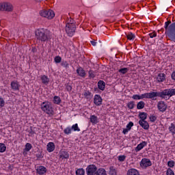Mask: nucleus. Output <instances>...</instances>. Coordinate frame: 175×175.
I'll return each instance as SVG.
<instances>
[{"instance_id": "29", "label": "nucleus", "mask_w": 175, "mask_h": 175, "mask_svg": "<svg viewBox=\"0 0 175 175\" xmlns=\"http://www.w3.org/2000/svg\"><path fill=\"white\" fill-rule=\"evenodd\" d=\"M61 102H62V100H61V98L59 96H55L53 97V103H55V105H59Z\"/></svg>"}, {"instance_id": "3", "label": "nucleus", "mask_w": 175, "mask_h": 175, "mask_svg": "<svg viewBox=\"0 0 175 175\" xmlns=\"http://www.w3.org/2000/svg\"><path fill=\"white\" fill-rule=\"evenodd\" d=\"M53 109V104L49 101L43 102L41 104V110L49 114V116H54V110Z\"/></svg>"}, {"instance_id": "24", "label": "nucleus", "mask_w": 175, "mask_h": 175, "mask_svg": "<svg viewBox=\"0 0 175 175\" xmlns=\"http://www.w3.org/2000/svg\"><path fill=\"white\" fill-rule=\"evenodd\" d=\"M41 81L42 84H45V85H47V84L50 83V79L46 75H43L41 77Z\"/></svg>"}, {"instance_id": "5", "label": "nucleus", "mask_w": 175, "mask_h": 175, "mask_svg": "<svg viewBox=\"0 0 175 175\" xmlns=\"http://www.w3.org/2000/svg\"><path fill=\"white\" fill-rule=\"evenodd\" d=\"M40 16L51 20V18H54L55 16V13L52 10H42L40 12Z\"/></svg>"}, {"instance_id": "9", "label": "nucleus", "mask_w": 175, "mask_h": 175, "mask_svg": "<svg viewBox=\"0 0 175 175\" xmlns=\"http://www.w3.org/2000/svg\"><path fill=\"white\" fill-rule=\"evenodd\" d=\"M139 165L141 167H143L144 169H146V167H148L149 166H152V163L151 162V160H150V159L144 158L140 161Z\"/></svg>"}, {"instance_id": "25", "label": "nucleus", "mask_w": 175, "mask_h": 175, "mask_svg": "<svg viewBox=\"0 0 175 175\" xmlns=\"http://www.w3.org/2000/svg\"><path fill=\"white\" fill-rule=\"evenodd\" d=\"M96 175H107V174L106 173V170H105V168H97Z\"/></svg>"}, {"instance_id": "57", "label": "nucleus", "mask_w": 175, "mask_h": 175, "mask_svg": "<svg viewBox=\"0 0 175 175\" xmlns=\"http://www.w3.org/2000/svg\"><path fill=\"white\" fill-rule=\"evenodd\" d=\"M129 130H128L127 129H124L123 131H122V133L124 135H126V133H128Z\"/></svg>"}, {"instance_id": "54", "label": "nucleus", "mask_w": 175, "mask_h": 175, "mask_svg": "<svg viewBox=\"0 0 175 175\" xmlns=\"http://www.w3.org/2000/svg\"><path fill=\"white\" fill-rule=\"evenodd\" d=\"M66 90L68 92H70V91H72V86L70 85H67Z\"/></svg>"}, {"instance_id": "11", "label": "nucleus", "mask_w": 175, "mask_h": 175, "mask_svg": "<svg viewBox=\"0 0 175 175\" xmlns=\"http://www.w3.org/2000/svg\"><path fill=\"white\" fill-rule=\"evenodd\" d=\"M103 102V99L99 94H95L94 97V103L96 106H102V103Z\"/></svg>"}, {"instance_id": "58", "label": "nucleus", "mask_w": 175, "mask_h": 175, "mask_svg": "<svg viewBox=\"0 0 175 175\" xmlns=\"http://www.w3.org/2000/svg\"><path fill=\"white\" fill-rule=\"evenodd\" d=\"M90 43L92 44V46H96V42H95V41H90Z\"/></svg>"}, {"instance_id": "6", "label": "nucleus", "mask_w": 175, "mask_h": 175, "mask_svg": "<svg viewBox=\"0 0 175 175\" xmlns=\"http://www.w3.org/2000/svg\"><path fill=\"white\" fill-rule=\"evenodd\" d=\"M158 97L161 98V99H170L172 98V93L170 88V89H165L163 90H161L160 92H157Z\"/></svg>"}, {"instance_id": "44", "label": "nucleus", "mask_w": 175, "mask_h": 175, "mask_svg": "<svg viewBox=\"0 0 175 175\" xmlns=\"http://www.w3.org/2000/svg\"><path fill=\"white\" fill-rule=\"evenodd\" d=\"M132 126H133V122H129V124L126 125V129H127L129 131H131V129H132Z\"/></svg>"}, {"instance_id": "47", "label": "nucleus", "mask_w": 175, "mask_h": 175, "mask_svg": "<svg viewBox=\"0 0 175 175\" xmlns=\"http://www.w3.org/2000/svg\"><path fill=\"white\" fill-rule=\"evenodd\" d=\"M132 98L134 99V100H140V95H139V94H134L132 96Z\"/></svg>"}, {"instance_id": "18", "label": "nucleus", "mask_w": 175, "mask_h": 175, "mask_svg": "<svg viewBox=\"0 0 175 175\" xmlns=\"http://www.w3.org/2000/svg\"><path fill=\"white\" fill-rule=\"evenodd\" d=\"M19 87H20V85L18 84V82H17V81H12L11 82V88L14 91H20Z\"/></svg>"}, {"instance_id": "22", "label": "nucleus", "mask_w": 175, "mask_h": 175, "mask_svg": "<svg viewBox=\"0 0 175 175\" xmlns=\"http://www.w3.org/2000/svg\"><path fill=\"white\" fill-rule=\"evenodd\" d=\"M77 73L80 76V77H85V70H84L81 67L77 70Z\"/></svg>"}, {"instance_id": "62", "label": "nucleus", "mask_w": 175, "mask_h": 175, "mask_svg": "<svg viewBox=\"0 0 175 175\" xmlns=\"http://www.w3.org/2000/svg\"><path fill=\"white\" fill-rule=\"evenodd\" d=\"M100 43H102V42L99 41Z\"/></svg>"}, {"instance_id": "40", "label": "nucleus", "mask_w": 175, "mask_h": 175, "mask_svg": "<svg viewBox=\"0 0 175 175\" xmlns=\"http://www.w3.org/2000/svg\"><path fill=\"white\" fill-rule=\"evenodd\" d=\"M61 66H63V68L68 69V68H69V63H68L66 61H62L61 62Z\"/></svg>"}, {"instance_id": "60", "label": "nucleus", "mask_w": 175, "mask_h": 175, "mask_svg": "<svg viewBox=\"0 0 175 175\" xmlns=\"http://www.w3.org/2000/svg\"><path fill=\"white\" fill-rule=\"evenodd\" d=\"M32 51L35 53V51H36V49H33Z\"/></svg>"}, {"instance_id": "13", "label": "nucleus", "mask_w": 175, "mask_h": 175, "mask_svg": "<svg viewBox=\"0 0 175 175\" xmlns=\"http://www.w3.org/2000/svg\"><path fill=\"white\" fill-rule=\"evenodd\" d=\"M156 80L158 83H163L166 80V75L165 73H159L156 77Z\"/></svg>"}, {"instance_id": "32", "label": "nucleus", "mask_w": 175, "mask_h": 175, "mask_svg": "<svg viewBox=\"0 0 175 175\" xmlns=\"http://www.w3.org/2000/svg\"><path fill=\"white\" fill-rule=\"evenodd\" d=\"M109 174H110V175H117V171H116V169L114 168V167L111 166L109 167Z\"/></svg>"}, {"instance_id": "53", "label": "nucleus", "mask_w": 175, "mask_h": 175, "mask_svg": "<svg viewBox=\"0 0 175 175\" xmlns=\"http://www.w3.org/2000/svg\"><path fill=\"white\" fill-rule=\"evenodd\" d=\"M32 126H30L29 130V133L30 135H35V131L32 129Z\"/></svg>"}, {"instance_id": "17", "label": "nucleus", "mask_w": 175, "mask_h": 175, "mask_svg": "<svg viewBox=\"0 0 175 175\" xmlns=\"http://www.w3.org/2000/svg\"><path fill=\"white\" fill-rule=\"evenodd\" d=\"M97 85L100 91H105V88H106V83L105 81L99 80Z\"/></svg>"}, {"instance_id": "48", "label": "nucleus", "mask_w": 175, "mask_h": 175, "mask_svg": "<svg viewBox=\"0 0 175 175\" xmlns=\"http://www.w3.org/2000/svg\"><path fill=\"white\" fill-rule=\"evenodd\" d=\"M149 119L151 122H155V121H157V116L152 115L149 118Z\"/></svg>"}, {"instance_id": "2", "label": "nucleus", "mask_w": 175, "mask_h": 175, "mask_svg": "<svg viewBox=\"0 0 175 175\" xmlns=\"http://www.w3.org/2000/svg\"><path fill=\"white\" fill-rule=\"evenodd\" d=\"M164 28L165 33L172 41L175 40V22L172 23L171 21L165 23Z\"/></svg>"}, {"instance_id": "33", "label": "nucleus", "mask_w": 175, "mask_h": 175, "mask_svg": "<svg viewBox=\"0 0 175 175\" xmlns=\"http://www.w3.org/2000/svg\"><path fill=\"white\" fill-rule=\"evenodd\" d=\"M129 70V68H122L118 70L119 73H122V75H125L126 73H128V71Z\"/></svg>"}, {"instance_id": "19", "label": "nucleus", "mask_w": 175, "mask_h": 175, "mask_svg": "<svg viewBox=\"0 0 175 175\" xmlns=\"http://www.w3.org/2000/svg\"><path fill=\"white\" fill-rule=\"evenodd\" d=\"M46 148L48 152H53V151L55 150V145L54 144V142H49L48 143Z\"/></svg>"}, {"instance_id": "36", "label": "nucleus", "mask_w": 175, "mask_h": 175, "mask_svg": "<svg viewBox=\"0 0 175 175\" xmlns=\"http://www.w3.org/2000/svg\"><path fill=\"white\" fill-rule=\"evenodd\" d=\"M169 131L171 132L172 135H175V125L174 124L172 123L171 126L169 127Z\"/></svg>"}, {"instance_id": "61", "label": "nucleus", "mask_w": 175, "mask_h": 175, "mask_svg": "<svg viewBox=\"0 0 175 175\" xmlns=\"http://www.w3.org/2000/svg\"><path fill=\"white\" fill-rule=\"evenodd\" d=\"M161 31H164V29H161Z\"/></svg>"}, {"instance_id": "1", "label": "nucleus", "mask_w": 175, "mask_h": 175, "mask_svg": "<svg viewBox=\"0 0 175 175\" xmlns=\"http://www.w3.org/2000/svg\"><path fill=\"white\" fill-rule=\"evenodd\" d=\"M36 38L41 42H49L51 37L50 36V31L48 29H41L36 31Z\"/></svg>"}, {"instance_id": "16", "label": "nucleus", "mask_w": 175, "mask_h": 175, "mask_svg": "<svg viewBox=\"0 0 175 175\" xmlns=\"http://www.w3.org/2000/svg\"><path fill=\"white\" fill-rule=\"evenodd\" d=\"M148 94V99H152V100H157V98L158 96V92H152L147 93Z\"/></svg>"}, {"instance_id": "51", "label": "nucleus", "mask_w": 175, "mask_h": 175, "mask_svg": "<svg viewBox=\"0 0 175 175\" xmlns=\"http://www.w3.org/2000/svg\"><path fill=\"white\" fill-rule=\"evenodd\" d=\"M89 76L90 77H92V79H94V77H95V74H94V71L90 70L89 71Z\"/></svg>"}, {"instance_id": "12", "label": "nucleus", "mask_w": 175, "mask_h": 175, "mask_svg": "<svg viewBox=\"0 0 175 175\" xmlns=\"http://www.w3.org/2000/svg\"><path fill=\"white\" fill-rule=\"evenodd\" d=\"M157 107L159 111L164 113V111H166V109H167V105L165 103V101H159L157 104Z\"/></svg>"}, {"instance_id": "50", "label": "nucleus", "mask_w": 175, "mask_h": 175, "mask_svg": "<svg viewBox=\"0 0 175 175\" xmlns=\"http://www.w3.org/2000/svg\"><path fill=\"white\" fill-rule=\"evenodd\" d=\"M5 106V100L0 97V107H3Z\"/></svg>"}, {"instance_id": "41", "label": "nucleus", "mask_w": 175, "mask_h": 175, "mask_svg": "<svg viewBox=\"0 0 175 175\" xmlns=\"http://www.w3.org/2000/svg\"><path fill=\"white\" fill-rule=\"evenodd\" d=\"M54 59L56 64H59L62 61V58L60 56H56Z\"/></svg>"}, {"instance_id": "23", "label": "nucleus", "mask_w": 175, "mask_h": 175, "mask_svg": "<svg viewBox=\"0 0 175 175\" xmlns=\"http://www.w3.org/2000/svg\"><path fill=\"white\" fill-rule=\"evenodd\" d=\"M127 175H139V171L135 168H131L128 170Z\"/></svg>"}, {"instance_id": "14", "label": "nucleus", "mask_w": 175, "mask_h": 175, "mask_svg": "<svg viewBox=\"0 0 175 175\" xmlns=\"http://www.w3.org/2000/svg\"><path fill=\"white\" fill-rule=\"evenodd\" d=\"M146 146H147V142L144 141L142 143H140L139 144H138L137 146V147H135V151L136 152H139V151H141V150H143V148H144V147H146Z\"/></svg>"}, {"instance_id": "52", "label": "nucleus", "mask_w": 175, "mask_h": 175, "mask_svg": "<svg viewBox=\"0 0 175 175\" xmlns=\"http://www.w3.org/2000/svg\"><path fill=\"white\" fill-rule=\"evenodd\" d=\"M36 158L38 159H42L43 158V156L42 155V152H40V153L36 154Z\"/></svg>"}, {"instance_id": "59", "label": "nucleus", "mask_w": 175, "mask_h": 175, "mask_svg": "<svg viewBox=\"0 0 175 175\" xmlns=\"http://www.w3.org/2000/svg\"><path fill=\"white\" fill-rule=\"evenodd\" d=\"M94 90L95 92H99V89L97 87L94 88Z\"/></svg>"}, {"instance_id": "28", "label": "nucleus", "mask_w": 175, "mask_h": 175, "mask_svg": "<svg viewBox=\"0 0 175 175\" xmlns=\"http://www.w3.org/2000/svg\"><path fill=\"white\" fill-rule=\"evenodd\" d=\"M146 106V103L144 101H139L137 104V109L138 110H142V109H144V107Z\"/></svg>"}, {"instance_id": "26", "label": "nucleus", "mask_w": 175, "mask_h": 175, "mask_svg": "<svg viewBox=\"0 0 175 175\" xmlns=\"http://www.w3.org/2000/svg\"><path fill=\"white\" fill-rule=\"evenodd\" d=\"M90 120L92 124H98V122H99L98 120V117L95 115L90 116Z\"/></svg>"}, {"instance_id": "10", "label": "nucleus", "mask_w": 175, "mask_h": 175, "mask_svg": "<svg viewBox=\"0 0 175 175\" xmlns=\"http://www.w3.org/2000/svg\"><path fill=\"white\" fill-rule=\"evenodd\" d=\"M36 170V174L39 175H44L47 173V168L43 165L37 166Z\"/></svg>"}, {"instance_id": "43", "label": "nucleus", "mask_w": 175, "mask_h": 175, "mask_svg": "<svg viewBox=\"0 0 175 175\" xmlns=\"http://www.w3.org/2000/svg\"><path fill=\"white\" fill-rule=\"evenodd\" d=\"M126 159V156L125 155L118 156V161H120V162H124V161H125Z\"/></svg>"}, {"instance_id": "31", "label": "nucleus", "mask_w": 175, "mask_h": 175, "mask_svg": "<svg viewBox=\"0 0 175 175\" xmlns=\"http://www.w3.org/2000/svg\"><path fill=\"white\" fill-rule=\"evenodd\" d=\"M71 130L74 131V132H80V128H79V124L77 123L73 124L71 126Z\"/></svg>"}, {"instance_id": "55", "label": "nucleus", "mask_w": 175, "mask_h": 175, "mask_svg": "<svg viewBox=\"0 0 175 175\" xmlns=\"http://www.w3.org/2000/svg\"><path fill=\"white\" fill-rule=\"evenodd\" d=\"M171 96H174L175 95V89L170 88Z\"/></svg>"}, {"instance_id": "37", "label": "nucleus", "mask_w": 175, "mask_h": 175, "mask_svg": "<svg viewBox=\"0 0 175 175\" xmlns=\"http://www.w3.org/2000/svg\"><path fill=\"white\" fill-rule=\"evenodd\" d=\"M6 151V145L3 143H0V152H5Z\"/></svg>"}, {"instance_id": "34", "label": "nucleus", "mask_w": 175, "mask_h": 175, "mask_svg": "<svg viewBox=\"0 0 175 175\" xmlns=\"http://www.w3.org/2000/svg\"><path fill=\"white\" fill-rule=\"evenodd\" d=\"M126 38L129 39V40H134L136 36L135 34H133V33L130 32L128 35H126Z\"/></svg>"}, {"instance_id": "7", "label": "nucleus", "mask_w": 175, "mask_h": 175, "mask_svg": "<svg viewBox=\"0 0 175 175\" xmlns=\"http://www.w3.org/2000/svg\"><path fill=\"white\" fill-rule=\"evenodd\" d=\"M98 170V167L96 165L92 164L88 165L86 167V174L87 175H96V171Z\"/></svg>"}, {"instance_id": "39", "label": "nucleus", "mask_w": 175, "mask_h": 175, "mask_svg": "<svg viewBox=\"0 0 175 175\" xmlns=\"http://www.w3.org/2000/svg\"><path fill=\"white\" fill-rule=\"evenodd\" d=\"M31 148H32V144L29 143H27L25 145V150L28 152V151H31Z\"/></svg>"}, {"instance_id": "38", "label": "nucleus", "mask_w": 175, "mask_h": 175, "mask_svg": "<svg viewBox=\"0 0 175 175\" xmlns=\"http://www.w3.org/2000/svg\"><path fill=\"white\" fill-rule=\"evenodd\" d=\"M64 133H65V135H70V133H72V128L71 127H66L64 130Z\"/></svg>"}, {"instance_id": "4", "label": "nucleus", "mask_w": 175, "mask_h": 175, "mask_svg": "<svg viewBox=\"0 0 175 175\" xmlns=\"http://www.w3.org/2000/svg\"><path fill=\"white\" fill-rule=\"evenodd\" d=\"M65 31L68 36L72 38L75 35V32H76V25L73 23V22L67 23L66 25Z\"/></svg>"}, {"instance_id": "56", "label": "nucleus", "mask_w": 175, "mask_h": 175, "mask_svg": "<svg viewBox=\"0 0 175 175\" xmlns=\"http://www.w3.org/2000/svg\"><path fill=\"white\" fill-rule=\"evenodd\" d=\"M171 79L175 81V71H173L172 73L171 74Z\"/></svg>"}, {"instance_id": "8", "label": "nucleus", "mask_w": 175, "mask_h": 175, "mask_svg": "<svg viewBox=\"0 0 175 175\" xmlns=\"http://www.w3.org/2000/svg\"><path fill=\"white\" fill-rule=\"evenodd\" d=\"M0 10H5V12H12L13 10V5L10 3H1Z\"/></svg>"}, {"instance_id": "42", "label": "nucleus", "mask_w": 175, "mask_h": 175, "mask_svg": "<svg viewBox=\"0 0 175 175\" xmlns=\"http://www.w3.org/2000/svg\"><path fill=\"white\" fill-rule=\"evenodd\" d=\"M174 165H175V162L173 160L169 161L167 162V166H169V167H174Z\"/></svg>"}, {"instance_id": "21", "label": "nucleus", "mask_w": 175, "mask_h": 175, "mask_svg": "<svg viewBox=\"0 0 175 175\" xmlns=\"http://www.w3.org/2000/svg\"><path fill=\"white\" fill-rule=\"evenodd\" d=\"M147 113L146 112H139L138 117L140 118L139 121H146L147 120Z\"/></svg>"}, {"instance_id": "46", "label": "nucleus", "mask_w": 175, "mask_h": 175, "mask_svg": "<svg viewBox=\"0 0 175 175\" xmlns=\"http://www.w3.org/2000/svg\"><path fill=\"white\" fill-rule=\"evenodd\" d=\"M167 175H174V172H173V170L168 168L167 170V172H166Z\"/></svg>"}, {"instance_id": "20", "label": "nucleus", "mask_w": 175, "mask_h": 175, "mask_svg": "<svg viewBox=\"0 0 175 175\" xmlns=\"http://www.w3.org/2000/svg\"><path fill=\"white\" fill-rule=\"evenodd\" d=\"M59 158H62V159H69V152L64 150L60 151Z\"/></svg>"}, {"instance_id": "15", "label": "nucleus", "mask_w": 175, "mask_h": 175, "mask_svg": "<svg viewBox=\"0 0 175 175\" xmlns=\"http://www.w3.org/2000/svg\"><path fill=\"white\" fill-rule=\"evenodd\" d=\"M139 124L140 125V126H142V128H143V129L145 130H148L150 129V124H148V122L146 120L143 121H139Z\"/></svg>"}, {"instance_id": "49", "label": "nucleus", "mask_w": 175, "mask_h": 175, "mask_svg": "<svg viewBox=\"0 0 175 175\" xmlns=\"http://www.w3.org/2000/svg\"><path fill=\"white\" fill-rule=\"evenodd\" d=\"M139 98H140V100L144 99V98L148 99V93H144V94L139 95Z\"/></svg>"}, {"instance_id": "45", "label": "nucleus", "mask_w": 175, "mask_h": 175, "mask_svg": "<svg viewBox=\"0 0 175 175\" xmlns=\"http://www.w3.org/2000/svg\"><path fill=\"white\" fill-rule=\"evenodd\" d=\"M149 36L151 39H154V38H157V32L152 31V33H150Z\"/></svg>"}, {"instance_id": "35", "label": "nucleus", "mask_w": 175, "mask_h": 175, "mask_svg": "<svg viewBox=\"0 0 175 175\" xmlns=\"http://www.w3.org/2000/svg\"><path fill=\"white\" fill-rule=\"evenodd\" d=\"M127 107L132 110L135 107V101L131 100L127 103Z\"/></svg>"}, {"instance_id": "30", "label": "nucleus", "mask_w": 175, "mask_h": 175, "mask_svg": "<svg viewBox=\"0 0 175 175\" xmlns=\"http://www.w3.org/2000/svg\"><path fill=\"white\" fill-rule=\"evenodd\" d=\"M76 175H85V170L83 168L77 169L75 172Z\"/></svg>"}, {"instance_id": "27", "label": "nucleus", "mask_w": 175, "mask_h": 175, "mask_svg": "<svg viewBox=\"0 0 175 175\" xmlns=\"http://www.w3.org/2000/svg\"><path fill=\"white\" fill-rule=\"evenodd\" d=\"M83 96H85V98L86 99H92V96H94V95L90 91H85L83 92Z\"/></svg>"}]
</instances>
